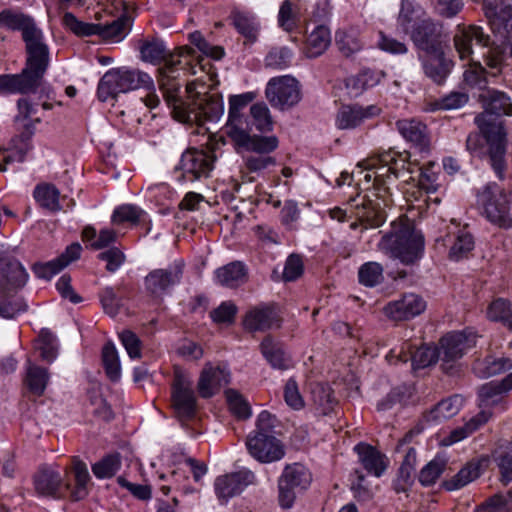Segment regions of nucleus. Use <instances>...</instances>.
I'll return each mask as SVG.
<instances>
[{
  "label": "nucleus",
  "instance_id": "f257e3e1",
  "mask_svg": "<svg viewBox=\"0 0 512 512\" xmlns=\"http://www.w3.org/2000/svg\"><path fill=\"white\" fill-rule=\"evenodd\" d=\"M139 51L143 61L152 64L163 63L158 69V83L175 120L183 124L201 126L206 121L214 122L220 119L224 113L222 96L207 92L205 84L189 82L186 85L187 98L184 100L177 97L180 88L177 82L178 66L182 65V58L194 54L192 48L185 46L170 52L163 41L152 39L142 41Z\"/></svg>",
  "mask_w": 512,
  "mask_h": 512
},
{
  "label": "nucleus",
  "instance_id": "f03ea898",
  "mask_svg": "<svg viewBox=\"0 0 512 512\" xmlns=\"http://www.w3.org/2000/svg\"><path fill=\"white\" fill-rule=\"evenodd\" d=\"M0 26L21 32L25 67L20 74L0 75V93H29L41 85L50 64V48L33 17L11 9L0 12Z\"/></svg>",
  "mask_w": 512,
  "mask_h": 512
},
{
  "label": "nucleus",
  "instance_id": "7ed1b4c3",
  "mask_svg": "<svg viewBox=\"0 0 512 512\" xmlns=\"http://www.w3.org/2000/svg\"><path fill=\"white\" fill-rule=\"evenodd\" d=\"M482 97L486 101L485 111L475 117V123L489 145L490 164L499 178L505 170L506 133L499 115H512V102L503 92L488 90Z\"/></svg>",
  "mask_w": 512,
  "mask_h": 512
},
{
  "label": "nucleus",
  "instance_id": "20e7f679",
  "mask_svg": "<svg viewBox=\"0 0 512 512\" xmlns=\"http://www.w3.org/2000/svg\"><path fill=\"white\" fill-rule=\"evenodd\" d=\"M379 247L401 263L413 265L423 256L424 237L410 224L394 225L392 231L382 237Z\"/></svg>",
  "mask_w": 512,
  "mask_h": 512
},
{
  "label": "nucleus",
  "instance_id": "39448f33",
  "mask_svg": "<svg viewBox=\"0 0 512 512\" xmlns=\"http://www.w3.org/2000/svg\"><path fill=\"white\" fill-rule=\"evenodd\" d=\"M139 88H153V80L147 73L128 67L112 68L100 79L97 95L100 101L105 102L120 93Z\"/></svg>",
  "mask_w": 512,
  "mask_h": 512
},
{
  "label": "nucleus",
  "instance_id": "423d86ee",
  "mask_svg": "<svg viewBox=\"0 0 512 512\" xmlns=\"http://www.w3.org/2000/svg\"><path fill=\"white\" fill-rule=\"evenodd\" d=\"M386 206V201L381 200L377 193L372 192V196L357 195L356 198H352L348 210L340 207L330 209L329 215L332 219L344 222L348 218L347 214L350 213L358 218L362 224H365V228L379 227L386 220Z\"/></svg>",
  "mask_w": 512,
  "mask_h": 512
},
{
  "label": "nucleus",
  "instance_id": "0eeeda50",
  "mask_svg": "<svg viewBox=\"0 0 512 512\" xmlns=\"http://www.w3.org/2000/svg\"><path fill=\"white\" fill-rule=\"evenodd\" d=\"M487 219L500 227H512V194L492 183L484 187L478 195Z\"/></svg>",
  "mask_w": 512,
  "mask_h": 512
},
{
  "label": "nucleus",
  "instance_id": "6e6552de",
  "mask_svg": "<svg viewBox=\"0 0 512 512\" xmlns=\"http://www.w3.org/2000/svg\"><path fill=\"white\" fill-rule=\"evenodd\" d=\"M370 169H375V181L385 183L386 180L402 178L406 174H413L417 164L410 161L408 151H395L388 149L370 158Z\"/></svg>",
  "mask_w": 512,
  "mask_h": 512
},
{
  "label": "nucleus",
  "instance_id": "1a4fd4ad",
  "mask_svg": "<svg viewBox=\"0 0 512 512\" xmlns=\"http://www.w3.org/2000/svg\"><path fill=\"white\" fill-rule=\"evenodd\" d=\"M216 156L211 150H186L175 167L178 182H194L208 178L214 168Z\"/></svg>",
  "mask_w": 512,
  "mask_h": 512
},
{
  "label": "nucleus",
  "instance_id": "9d476101",
  "mask_svg": "<svg viewBox=\"0 0 512 512\" xmlns=\"http://www.w3.org/2000/svg\"><path fill=\"white\" fill-rule=\"evenodd\" d=\"M312 481L309 470L300 463L287 465L279 480V503L282 508H291L296 494L306 490Z\"/></svg>",
  "mask_w": 512,
  "mask_h": 512
},
{
  "label": "nucleus",
  "instance_id": "9b49d317",
  "mask_svg": "<svg viewBox=\"0 0 512 512\" xmlns=\"http://www.w3.org/2000/svg\"><path fill=\"white\" fill-rule=\"evenodd\" d=\"M474 345L475 337L471 333L453 332L444 336L438 351L443 371L454 374L458 360Z\"/></svg>",
  "mask_w": 512,
  "mask_h": 512
},
{
  "label": "nucleus",
  "instance_id": "f8f14e48",
  "mask_svg": "<svg viewBox=\"0 0 512 512\" xmlns=\"http://www.w3.org/2000/svg\"><path fill=\"white\" fill-rule=\"evenodd\" d=\"M265 94L269 103L280 110L290 109L301 99L299 82L289 75L270 79Z\"/></svg>",
  "mask_w": 512,
  "mask_h": 512
},
{
  "label": "nucleus",
  "instance_id": "ddd939ff",
  "mask_svg": "<svg viewBox=\"0 0 512 512\" xmlns=\"http://www.w3.org/2000/svg\"><path fill=\"white\" fill-rule=\"evenodd\" d=\"M172 404L181 420H189L196 413V396L191 379L176 369L172 384Z\"/></svg>",
  "mask_w": 512,
  "mask_h": 512
},
{
  "label": "nucleus",
  "instance_id": "4468645a",
  "mask_svg": "<svg viewBox=\"0 0 512 512\" xmlns=\"http://www.w3.org/2000/svg\"><path fill=\"white\" fill-rule=\"evenodd\" d=\"M246 446L250 455L261 463L279 461L285 455L282 442L270 433H250Z\"/></svg>",
  "mask_w": 512,
  "mask_h": 512
},
{
  "label": "nucleus",
  "instance_id": "2eb2a0df",
  "mask_svg": "<svg viewBox=\"0 0 512 512\" xmlns=\"http://www.w3.org/2000/svg\"><path fill=\"white\" fill-rule=\"evenodd\" d=\"M183 267V263L177 261L167 268L152 270L144 281L147 291L154 296H162L181 281Z\"/></svg>",
  "mask_w": 512,
  "mask_h": 512
},
{
  "label": "nucleus",
  "instance_id": "dca6fc26",
  "mask_svg": "<svg viewBox=\"0 0 512 512\" xmlns=\"http://www.w3.org/2000/svg\"><path fill=\"white\" fill-rule=\"evenodd\" d=\"M255 474L244 468L237 472L225 474L216 478L214 488L217 497L226 503L228 499L240 494L247 486L254 484Z\"/></svg>",
  "mask_w": 512,
  "mask_h": 512
},
{
  "label": "nucleus",
  "instance_id": "f3484780",
  "mask_svg": "<svg viewBox=\"0 0 512 512\" xmlns=\"http://www.w3.org/2000/svg\"><path fill=\"white\" fill-rule=\"evenodd\" d=\"M425 309L426 302L420 295L405 293L400 299L385 305L383 312L393 321H405L420 315Z\"/></svg>",
  "mask_w": 512,
  "mask_h": 512
},
{
  "label": "nucleus",
  "instance_id": "a211bd4d",
  "mask_svg": "<svg viewBox=\"0 0 512 512\" xmlns=\"http://www.w3.org/2000/svg\"><path fill=\"white\" fill-rule=\"evenodd\" d=\"M436 241L438 245L448 249L449 258L455 261L466 256L474 247V240L470 232L454 222L448 227L445 236Z\"/></svg>",
  "mask_w": 512,
  "mask_h": 512
},
{
  "label": "nucleus",
  "instance_id": "6ab92c4d",
  "mask_svg": "<svg viewBox=\"0 0 512 512\" xmlns=\"http://www.w3.org/2000/svg\"><path fill=\"white\" fill-rule=\"evenodd\" d=\"M249 132L248 126L240 131L236 130L228 137L247 154L269 155L278 147L279 141L276 136L250 135Z\"/></svg>",
  "mask_w": 512,
  "mask_h": 512
},
{
  "label": "nucleus",
  "instance_id": "aec40b11",
  "mask_svg": "<svg viewBox=\"0 0 512 512\" xmlns=\"http://www.w3.org/2000/svg\"><path fill=\"white\" fill-rule=\"evenodd\" d=\"M408 35L414 45L424 54L435 53L443 49L440 31L430 18L422 19Z\"/></svg>",
  "mask_w": 512,
  "mask_h": 512
},
{
  "label": "nucleus",
  "instance_id": "412c9836",
  "mask_svg": "<svg viewBox=\"0 0 512 512\" xmlns=\"http://www.w3.org/2000/svg\"><path fill=\"white\" fill-rule=\"evenodd\" d=\"M382 109L378 105L362 106L359 104L343 105L336 115V126L339 129H355L366 121L379 116Z\"/></svg>",
  "mask_w": 512,
  "mask_h": 512
},
{
  "label": "nucleus",
  "instance_id": "4be33fe9",
  "mask_svg": "<svg viewBox=\"0 0 512 512\" xmlns=\"http://www.w3.org/2000/svg\"><path fill=\"white\" fill-rule=\"evenodd\" d=\"M489 41V35L477 25L459 26L454 36V45L462 60L472 57L474 44L485 48L488 47Z\"/></svg>",
  "mask_w": 512,
  "mask_h": 512
},
{
  "label": "nucleus",
  "instance_id": "5701e85b",
  "mask_svg": "<svg viewBox=\"0 0 512 512\" xmlns=\"http://www.w3.org/2000/svg\"><path fill=\"white\" fill-rule=\"evenodd\" d=\"M34 487L39 495L60 498L70 489V483L63 482L59 471L44 467L34 475Z\"/></svg>",
  "mask_w": 512,
  "mask_h": 512
},
{
  "label": "nucleus",
  "instance_id": "b1692460",
  "mask_svg": "<svg viewBox=\"0 0 512 512\" xmlns=\"http://www.w3.org/2000/svg\"><path fill=\"white\" fill-rule=\"evenodd\" d=\"M28 274L22 264L13 256L0 253V288L8 290L25 285Z\"/></svg>",
  "mask_w": 512,
  "mask_h": 512
},
{
  "label": "nucleus",
  "instance_id": "393cba45",
  "mask_svg": "<svg viewBox=\"0 0 512 512\" xmlns=\"http://www.w3.org/2000/svg\"><path fill=\"white\" fill-rule=\"evenodd\" d=\"M396 127L402 137L412 143L420 152L430 149V135L427 126L416 119H402L396 122Z\"/></svg>",
  "mask_w": 512,
  "mask_h": 512
},
{
  "label": "nucleus",
  "instance_id": "a878e982",
  "mask_svg": "<svg viewBox=\"0 0 512 512\" xmlns=\"http://www.w3.org/2000/svg\"><path fill=\"white\" fill-rule=\"evenodd\" d=\"M254 97L255 95L252 92L229 97L228 120L225 126L227 136L234 134L236 130L240 131L249 126L242 112L253 101Z\"/></svg>",
  "mask_w": 512,
  "mask_h": 512
},
{
  "label": "nucleus",
  "instance_id": "bb28decb",
  "mask_svg": "<svg viewBox=\"0 0 512 512\" xmlns=\"http://www.w3.org/2000/svg\"><path fill=\"white\" fill-rule=\"evenodd\" d=\"M244 327L249 331H266L280 327V317L270 306H259L247 312Z\"/></svg>",
  "mask_w": 512,
  "mask_h": 512
},
{
  "label": "nucleus",
  "instance_id": "cd10ccee",
  "mask_svg": "<svg viewBox=\"0 0 512 512\" xmlns=\"http://www.w3.org/2000/svg\"><path fill=\"white\" fill-rule=\"evenodd\" d=\"M486 15L492 31L501 38L512 39V5L500 1Z\"/></svg>",
  "mask_w": 512,
  "mask_h": 512
},
{
  "label": "nucleus",
  "instance_id": "c85d7f7f",
  "mask_svg": "<svg viewBox=\"0 0 512 512\" xmlns=\"http://www.w3.org/2000/svg\"><path fill=\"white\" fill-rule=\"evenodd\" d=\"M228 382L229 373L225 369L206 365L198 381V392L201 397L210 398Z\"/></svg>",
  "mask_w": 512,
  "mask_h": 512
},
{
  "label": "nucleus",
  "instance_id": "c756f323",
  "mask_svg": "<svg viewBox=\"0 0 512 512\" xmlns=\"http://www.w3.org/2000/svg\"><path fill=\"white\" fill-rule=\"evenodd\" d=\"M419 59L425 75L437 84H441L450 72L451 61L445 58L444 49L420 54Z\"/></svg>",
  "mask_w": 512,
  "mask_h": 512
},
{
  "label": "nucleus",
  "instance_id": "7c9ffc66",
  "mask_svg": "<svg viewBox=\"0 0 512 512\" xmlns=\"http://www.w3.org/2000/svg\"><path fill=\"white\" fill-rule=\"evenodd\" d=\"M512 389V372L501 381H491L479 389V405L488 408L499 404L506 393Z\"/></svg>",
  "mask_w": 512,
  "mask_h": 512
},
{
  "label": "nucleus",
  "instance_id": "2f4dec72",
  "mask_svg": "<svg viewBox=\"0 0 512 512\" xmlns=\"http://www.w3.org/2000/svg\"><path fill=\"white\" fill-rule=\"evenodd\" d=\"M358 460L371 475L380 477L387 468L386 458L371 445L359 443L354 447Z\"/></svg>",
  "mask_w": 512,
  "mask_h": 512
},
{
  "label": "nucleus",
  "instance_id": "473e14b6",
  "mask_svg": "<svg viewBox=\"0 0 512 512\" xmlns=\"http://www.w3.org/2000/svg\"><path fill=\"white\" fill-rule=\"evenodd\" d=\"M35 114V107L27 99H20L18 101V114L15 116L14 122L23 140L31 138L36 124L40 122V118L35 117Z\"/></svg>",
  "mask_w": 512,
  "mask_h": 512
},
{
  "label": "nucleus",
  "instance_id": "72a5a7b5",
  "mask_svg": "<svg viewBox=\"0 0 512 512\" xmlns=\"http://www.w3.org/2000/svg\"><path fill=\"white\" fill-rule=\"evenodd\" d=\"M411 345L409 343H405L402 347V350L399 354V359L402 362L408 361V356L406 354V350L411 354L410 360L412 362V368L414 370L422 369L430 366L435 363L437 358H439L438 350L435 347L422 345L417 348L414 352L410 351Z\"/></svg>",
  "mask_w": 512,
  "mask_h": 512
},
{
  "label": "nucleus",
  "instance_id": "f704fd0d",
  "mask_svg": "<svg viewBox=\"0 0 512 512\" xmlns=\"http://www.w3.org/2000/svg\"><path fill=\"white\" fill-rule=\"evenodd\" d=\"M331 42L330 30L324 25H318L307 36L304 53L309 58L322 55Z\"/></svg>",
  "mask_w": 512,
  "mask_h": 512
},
{
  "label": "nucleus",
  "instance_id": "c9c22d12",
  "mask_svg": "<svg viewBox=\"0 0 512 512\" xmlns=\"http://www.w3.org/2000/svg\"><path fill=\"white\" fill-rule=\"evenodd\" d=\"M246 268L239 261L231 262L215 271L217 283L226 287H237L246 281Z\"/></svg>",
  "mask_w": 512,
  "mask_h": 512
},
{
  "label": "nucleus",
  "instance_id": "e433bc0d",
  "mask_svg": "<svg viewBox=\"0 0 512 512\" xmlns=\"http://www.w3.org/2000/svg\"><path fill=\"white\" fill-rule=\"evenodd\" d=\"M423 14L424 11L415 0H402L397 17V25L403 33L408 34L423 19Z\"/></svg>",
  "mask_w": 512,
  "mask_h": 512
},
{
  "label": "nucleus",
  "instance_id": "4c0bfd02",
  "mask_svg": "<svg viewBox=\"0 0 512 512\" xmlns=\"http://www.w3.org/2000/svg\"><path fill=\"white\" fill-rule=\"evenodd\" d=\"M261 351L273 368L286 370L292 365L291 359L284 351L282 345L275 343L270 337H266L262 341Z\"/></svg>",
  "mask_w": 512,
  "mask_h": 512
},
{
  "label": "nucleus",
  "instance_id": "58836bf2",
  "mask_svg": "<svg viewBox=\"0 0 512 512\" xmlns=\"http://www.w3.org/2000/svg\"><path fill=\"white\" fill-rule=\"evenodd\" d=\"M335 44L341 54L350 57L362 50L364 43L356 29L339 30L335 35Z\"/></svg>",
  "mask_w": 512,
  "mask_h": 512
},
{
  "label": "nucleus",
  "instance_id": "ea45409f",
  "mask_svg": "<svg viewBox=\"0 0 512 512\" xmlns=\"http://www.w3.org/2000/svg\"><path fill=\"white\" fill-rule=\"evenodd\" d=\"M72 472L74 475L75 485L67 491L70 493V498L73 501H79L84 499L88 495V483L90 481V475L87 466L80 460L73 461Z\"/></svg>",
  "mask_w": 512,
  "mask_h": 512
},
{
  "label": "nucleus",
  "instance_id": "a19ab883",
  "mask_svg": "<svg viewBox=\"0 0 512 512\" xmlns=\"http://www.w3.org/2000/svg\"><path fill=\"white\" fill-rule=\"evenodd\" d=\"M512 368V361L509 358L486 357L478 360L473 366L476 375L483 378L495 376Z\"/></svg>",
  "mask_w": 512,
  "mask_h": 512
},
{
  "label": "nucleus",
  "instance_id": "79ce46f5",
  "mask_svg": "<svg viewBox=\"0 0 512 512\" xmlns=\"http://www.w3.org/2000/svg\"><path fill=\"white\" fill-rule=\"evenodd\" d=\"M480 475V463L468 462L456 475L444 481L443 486L448 491L458 490L476 480Z\"/></svg>",
  "mask_w": 512,
  "mask_h": 512
},
{
  "label": "nucleus",
  "instance_id": "37998d69",
  "mask_svg": "<svg viewBox=\"0 0 512 512\" xmlns=\"http://www.w3.org/2000/svg\"><path fill=\"white\" fill-rule=\"evenodd\" d=\"M49 375L45 368L36 366L30 361L27 363L25 385L34 396H41L48 384Z\"/></svg>",
  "mask_w": 512,
  "mask_h": 512
},
{
  "label": "nucleus",
  "instance_id": "c03bdc74",
  "mask_svg": "<svg viewBox=\"0 0 512 512\" xmlns=\"http://www.w3.org/2000/svg\"><path fill=\"white\" fill-rule=\"evenodd\" d=\"M464 399L460 395H453L439 402L427 415L428 421H441L456 415L461 409Z\"/></svg>",
  "mask_w": 512,
  "mask_h": 512
},
{
  "label": "nucleus",
  "instance_id": "a18cd8bd",
  "mask_svg": "<svg viewBox=\"0 0 512 512\" xmlns=\"http://www.w3.org/2000/svg\"><path fill=\"white\" fill-rule=\"evenodd\" d=\"M59 197V190L52 184L37 185L34 190V198L36 202L41 207L52 212H57L61 210Z\"/></svg>",
  "mask_w": 512,
  "mask_h": 512
},
{
  "label": "nucleus",
  "instance_id": "49530a36",
  "mask_svg": "<svg viewBox=\"0 0 512 512\" xmlns=\"http://www.w3.org/2000/svg\"><path fill=\"white\" fill-rule=\"evenodd\" d=\"M62 24L77 37H89L96 35L99 29L97 23H88L78 19L73 13L65 12L62 17Z\"/></svg>",
  "mask_w": 512,
  "mask_h": 512
},
{
  "label": "nucleus",
  "instance_id": "de8ad7c7",
  "mask_svg": "<svg viewBox=\"0 0 512 512\" xmlns=\"http://www.w3.org/2000/svg\"><path fill=\"white\" fill-rule=\"evenodd\" d=\"M419 174V186L425 190L427 194L435 193L441 187L439 183V168L434 162H428L422 167L417 168Z\"/></svg>",
  "mask_w": 512,
  "mask_h": 512
},
{
  "label": "nucleus",
  "instance_id": "09e8293b",
  "mask_svg": "<svg viewBox=\"0 0 512 512\" xmlns=\"http://www.w3.org/2000/svg\"><path fill=\"white\" fill-rule=\"evenodd\" d=\"M102 362L107 377L113 382L118 381L121 377V366L117 350L112 343H107L102 348Z\"/></svg>",
  "mask_w": 512,
  "mask_h": 512
},
{
  "label": "nucleus",
  "instance_id": "8fccbe9b",
  "mask_svg": "<svg viewBox=\"0 0 512 512\" xmlns=\"http://www.w3.org/2000/svg\"><path fill=\"white\" fill-rule=\"evenodd\" d=\"M487 317L491 321L502 322L512 329V305L508 300L498 298L487 309Z\"/></svg>",
  "mask_w": 512,
  "mask_h": 512
},
{
  "label": "nucleus",
  "instance_id": "3c124183",
  "mask_svg": "<svg viewBox=\"0 0 512 512\" xmlns=\"http://www.w3.org/2000/svg\"><path fill=\"white\" fill-rule=\"evenodd\" d=\"M97 24L99 29H97L96 35L103 40L118 42L127 34L126 18H118L108 24Z\"/></svg>",
  "mask_w": 512,
  "mask_h": 512
},
{
  "label": "nucleus",
  "instance_id": "603ef678",
  "mask_svg": "<svg viewBox=\"0 0 512 512\" xmlns=\"http://www.w3.org/2000/svg\"><path fill=\"white\" fill-rule=\"evenodd\" d=\"M489 415L482 410L477 416L470 419L469 422L465 423L463 426L454 429L446 442V444L451 445L458 441L463 440L475 430H477L481 425L488 421Z\"/></svg>",
  "mask_w": 512,
  "mask_h": 512
},
{
  "label": "nucleus",
  "instance_id": "864d4df0",
  "mask_svg": "<svg viewBox=\"0 0 512 512\" xmlns=\"http://www.w3.org/2000/svg\"><path fill=\"white\" fill-rule=\"evenodd\" d=\"M252 125L260 132H270L273 129V120L266 104L255 103L250 107Z\"/></svg>",
  "mask_w": 512,
  "mask_h": 512
},
{
  "label": "nucleus",
  "instance_id": "5fc2aeb1",
  "mask_svg": "<svg viewBox=\"0 0 512 512\" xmlns=\"http://www.w3.org/2000/svg\"><path fill=\"white\" fill-rule=\"evenodd\" d=\"M359 282L366 287H374L383 281V267L377 262H367L358 271Z\"/></svg>",
  "mask_w": 512,
  "mask_h": 512
},
{
  "label": "nucleus",
  "instance_id": "6e6d98bb",
  "mask_svg": "<svg viewBox=\"0 0 512 512\" xmlns=\"http://www.w3.org/2000/svg\"><path fill=\"white\" fill-rule=\"evenodd\" d=\"M233 22L236 29L249 40L254 41L258 33V24L256 18L246 12H234Z\"/></svg>",
  "mask_w": 512,
  "mask_h": 512
},
{
  "label": "nucleus",
  "instance_id": "4d7b16f0",
  "mask_svg": "<svg viewBox=\"0 0 512 512\" xmlns=\"http://www.w3.org/2000/svg\"><path fill=\"white\" fill-rule=\"evenodd\" d=\"M121 287H105L100 293V301L104 311L114 317L122 307V297L120 295Z\"/></svg>",
  "mask_w": 512,
  "mask_h": 512
},
{
  "label": "nucleus",
  "instance_id": "13d9d810",
  "mask_svg": "<svg viewBox=\"0 0 512 512\" xmlns=\"http://www.w3.org/2000/svg\"><path fill=\"white\" fill-rule=\"evenodd\" d=\"M145 212L136 205L124 204L117 207L112 214V222L114 224H122L125 222L137 224L142 220Z\"/></svg>",
  "mask_w": 512,
  "mask_h": 512
},
{
  "label": "nucleus",
  "instance_id": "bf43d9fd",
  "mask_svg": "<svg viewBox=\"0 0 512 512\" xmlns=\"http://www.w3.org/2000/svg\"><path fill=\"white\" fill-rule=\"evenodd\" d=\"M121 460L119 454L104 457L92 466V472L97 478H111L120 469Z\"/></svg>",
  "mask_w": 512,
  "mask_h": 512
},
{
  "label": "nucleus",
  "instance_id": "052dcab7",
  "mask_svg": "<svg viewBox=\"0 0 512 512\" xmlns=\"http://www.w3.org/2000/svg\"><path fill=\"white\" fill-rule=\"evenodd\" d=\"M377 82L378 79L373 77L372 72L363 71L357 75L348 77L345 80V86L352 96H357L366 88L374 86Z\"/></svg>",
  "mask_w": 512,
  "mask_h": 512
},
{
  "label": "nucleus",
  "instance_id": "680f3d73",
  "mask_svg": "<svg viewBox=\"0 0 512 512\" xmlns=\"http://www.w3.org/2000/svg\"><path fill=\"white\" fill-rule=\"evenodd\" d=\"M446 462L441 458H434L420 471L419 481L424 486L435 484L440 475L444 472Z\"/></svg>",
  "mask_w": 512,
  "mask_h": 512
},
{
  "label": "nucleus",
  "instance_id": "e2e57ef3",
  "mask_svg": "<svg viewBox=\"0 0 512 512\" xmlns=\"http://www.w3.org/2000/svg\"><path fill=\"white\" fill-rule=\"evenodd\" d=\"M227 403L230 411L240 419H247L251 416V409L248 402L237 391L229 389L226 391Z\"/></svg>",
  "mask_w": 512,
  "mask_h": 512
},
{
  "label": "nucleus",
  "instance_id": "0e129e2a",
  "mask_svg": "<svg viewBox=\"0 0 512 512\" xmlns=\"http://www.w3.org/2000/svg\"><path fill=\"white\" fill-rule=\"evenodd\" d=\"M292 52L287 47H274L265 57L266 66L275 69H284L289 66Z\"/></svg>",
  "mask_w": 512,
  "mask_h": 512
},
{
  "label": "nucleus",
  "instance_id": "69168bd1",
  "mask_svg": "<svg viewBox=\"0 0 512 512\" xmlns=\"http://www.w3.org/2000/svg\"><path fill=\"white\" fill-rule=\"evenodd\" d=\"M89 402L93 407L92 413L95 416L104 421H110L113 418V411L99 390L93 389L89 392Z\"/></svg>",
  "mask_w": 512,
  "mask_h": 512
},
{
  "label": "nucleus",
  "instance_id": "338daca9",
  "mask_svg": "<svg viewBox=\"0 0 512 512\" xmlns=\"http://www.w3.org/2000/svg\"><path fill=\"white\" fill-rule=\"evenodd\" d=\"M244 168L248 172L260 173L276 164L275 158L270 155L246 154L243 156Z\"/></svg>",
  "mask_w": 512,
  "mask_h": 512
},
{
  "label": "nucleus",
  "instance_id": "774afa93",
  "mask_svg": "<svg viewBox=\"0 0 512 512\" xmlns=\"http://www.w3.org/2000/svg\"><path fill=\"white\" fill-rule=\"evenodd\" d=\"M61 261V259L55 258L48 262L35 263L32 270L38 278L50 280L54 275L67 266V262Z\"/></svg>",
  "mask_w": 512,
  "mask_h": 512
}]
</instances>
